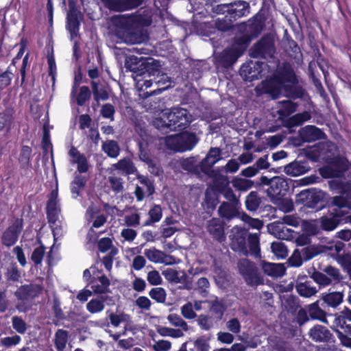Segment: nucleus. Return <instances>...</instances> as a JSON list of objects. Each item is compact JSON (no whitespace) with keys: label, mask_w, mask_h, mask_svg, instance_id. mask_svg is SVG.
Returning a JSON list of instances; mask_svg holds the SVG:
<instances>
[{"label":"nucleus","mask_w":351,"mask_h":351,"mask_svg":"<svg viewBox=\"0 0 351 351\" xmlns=\"http://www.w3.org/2000/svg\"><path fill=\"white\" fill-rule=\"evenodd\" d=\"M41 290V287L35 284L20 286L14 292L18 301L16 308L19 312H27L32 308L33 300L40 294Z\"/></svg>","instance_id":"obj_1"},{"label":"nucleus","mask_w":351,"mask_h":351,"mask_svg":"<svg viewBox=\"0 0 351 351\" xmlns=\"http://www.w3.org/2000/svg\"><path fill=\"white\" fill-rule=\"evenodd\" d=\"M282 89L288 97L300 98L304 95V90L302 87L283 86L274 76L263 83V92L269 95L274 99L280 96Z\"/></svg>","instance_id":"obj_2"},{"label":"nucleus","mask_w":351,"mask_h":351,"mask_svg":"<svg viewBox=\"0 0 351 351\" xmlns=\"http://www.w3.org/2000/svg\"><path fill=\"white\" fill-rule=\"evenodd\" d=\"M116 34L125 43H140L141 38L134 27L132 19L129 16H121L114 19Z\"/></svg>","instance_id":"obj_3"},{"label":"nucleus","mask_w":351,"mask_h":351,"mask_svg":"<svg viewBox=\"0 0 351 351\" xmlns=\"http://www.w3.org/2000/svg\"><path fill=\"white\" fill-rule=\"evenodd\" d=\"M276 52L274 38L270 34L263 35L249 50L252 58L268 60L272 58Z\"/></svg>","instance_id":"obj_4"},{"label":"nucleus","mask_w":351,"mask_h":351,"mask_svg":"<svg viewBox=\"0 0 351 351\" xmlns=\"http://www.w3.org/2000/svg\"><path fill=\"white\" fill-rule=\"evenodd\" d=\"M289 180L282 176H274L272 178V183L267 189V196L271 200L276 203L285 199L289 193Z\"/></svg>","instance_id":"obj_5"},{"label":"nucleus","mask_w":351,"mask_h":351,"mask_svg":"<svg viewBox=\"0 0 351 351\" xmlns=\"http://www.w3.org/2000/svg\"><path fill=\"white\" fill-rule=\"evenodd\" d=\"M241 275L247 285L257 286L263 283V279L258 274L256 265L248 259H243L238 263Z\"/></svg>","instance_id":"obj_6"},{"label":"nucleus","mask_w":351,"mask_h":351,"mask_svg":"<svg viewBox=\"0 0 351 351\" xmlns=\"http://www.w3.org/2000/svg\"><path fill=\"white\" fill-rule=\"evenodd\" d=\"M68 1L69 11L66 15V28L73 38L80 36V27L84 15L77 9L75 0H69Z\"/></svg>","instance_id":"obj_7"},{"label":"nucleus","mask_w":351,"mask_h":351,"mask_svg":"<svg viewBox=\"0 0 351 351\" xmlns=\"http://www.w3.org/2000/svg\"><path fill=\"white\" fill-rule=\"evenodd\" d=\"M345 213L338 208H329L319 219V227L322 230L330 232L336 229L342 223Z\"/></svg>","instance_id":"obj_8"},{"label":"nucleus","mask_w":351,"mask_h":351,"mask_svg":"<svg viewBox=\"0 0 351 351\" xmlns=\"http://www.w3.org/2000/svg\"><path fill=\"white\" fill-rule=\"evenodd\" d=\"M23 228V220L16 218L3 232L1 241L3 245L11 247L16 244Z\"/></svg>","instance_id":"obj_9"},{"label":"nucleus","mask_w":351,"mask_h":351,"mask_svg":"<svg viewBox=\"0 0 351 351\" xmlns=\"http://www.w3.org/2000/svg\"><path fill=\"white\" fill-rule=\"evenodd\" d=\"M335 328L333 330L342 344L341 335H351V310L345 308L335 319Z\"/></svg>","instance_id":"obj_10"},{"label":"nucleus","mask_w":351,"mask_h":351,"mask_svg":"<svg viewBox=\"0 0 351 351\" xmlns=\"http://www.w3.org/2000/svg\"><path fill=\"white\" fill-rule=\"evenodd\" d=\"M324 193L321 190L311 189L303 190L298 193L297 201L304 207L318 208V204L324 199Z\"/></svg>","instance_id":"obj_11"},{"label":"nucleus","mask_w":351,"mask_h":351,"mask_svg":"<svg viewBox=\"0 0 351 351\" xmlns=\"http://www.w3.org/2000/svg\"><path fill=\"white\" fill-rule=\"evenodd\" d=\"M283 86L289 85L294 87L298 86V80L293 69L289 63L285 62L274 75Z\"/></svg>","instance_id":"obj_12"},{"label":"nucleus","mask_w":351,"mask_h":351,"mask_svg":"<svg viewBox=\"0 0 351 351\" xmlns=\"http://www.w3.org/2000/svg\"><path fill=\"white\" fill-rule=\"evenodd\" d=\"M266 18L260 12L248 20L245 25V33L252 40L257 38L265 26Z\"/></svg>","instance_id":"obj_13"},{"label":"nucleus","mask_w":351,"mask_h":351,"mask_svg":"<svg viewBox=\"0 0 351 351\" xmlns=\"http://www.w3.org/2000/svg\"><path fill=\"white\" fill-rule=\"evenodd\" d=\"M58 186L53 189L49 195L46 206V215L47 221L49 224L54 225L58 220V215L60 208L58 204Z\"/></svg>","instance_id":"obj_14"},{"label":"nucleus","mask_w":351,"mask_h":351,"mask_svg":"<svg viewBox=\"0 0 351 351\" xmlns=\"http://www.w3.org/2000/svg\"><path fill=\"white\" fill-rule=\"evenodd\" d=\"M169 125L176 128H182L189 125L191 122L189 111L182 108H173L168 115Z\"/></svg>","instance_id":"obj_15"},{"label":"nucleus","mask_w":351,"mask_h":351,"mask_svg":"<svg viewBox=\"0 0 351 351\" xmlns=\"http://www.w3.org/2000/svg\"><path fill=\"white\" fill-rule=\"evenodd\" d=\"M110 10L123 12L141 5L143 0H101Z\"/></svg>","instance_id":"obj_16"},{"label":"nucleus","mask_w":351,"mask_h":351,"mask_svg":"<svg viewBox=\"0 0 351 351\" xmlns=\"http://www.w3.org/2000/svg\"><path fill=\"white\" fill-rule=\"evenodd\" d=\"M88 285L90 287L95 294L106 295L111 293L110 289V281L104 274H102L100 276H95L94 273V276H93L92 280L88 282Z\"/></svg>","instance_id":"obj_17"},{"label":"nucleus","mask_w":351,"mask_h":351,"mask_svg":"<svg viewBox=\"0 0 351 351\" xmlns=\"http://www.w3.org/2000/svg\"><path fill=\"white\" fill-rule=\"evenodd\" d=\"M309 335L316 342L335 343V339L326 326L317 324L310 329Z\"/></svg>","instance_id":"obj_18"},{"label":"nucleus","mask_w":351,"mask_h":351,"mask_svg":"<svg viewBox=\"0 0 351 351\" xmlns=\"http://www.w3.org/2000/svg\"><path fill=\"white\" fill-rule=\"evenodd\" d=\"M263 62H251L247 65H243L241 68V75H244L246 80L250 82L258 80L262 77Z\"/></svg>","instance_id":"obj_19"},{"label":"nucleus","mask_w":351,"mask_h":351,"mask_svg":"<svg viewBox=\"0 0 351 351\" xmlns=\"http://www.w3.org/2000/svg\"><path fill=\"white\" fill-rule=\"evenodd\" d=\"M221 158V149L219 147H210L206 157L199 162L201 171L207 173Z\"/></svg>","instance_id":"obj_20"},{"label":"nucleus","mask_w":351,"mask_h":351,"mask_svg":"<svg viewBox=\"0 0 351 351\" xmlns=\"http://www.w3.org/2000/svg\"><path fill=\"white\" fill-rule=\"evenodd\" d=\"M230 21H235L238 19L247 16L250 12V3L245 1H234L230 3Z\"/></svg>","instance_id":"obj_21"},{"label":"nucleus","mask_w":351,"mask_h":351,"mask_svg":"<svg viewBox=\"0 0 351 351\" xmlns=\"http://www.w3.org/2000/svg\"><path fill=\"white\" fill-rule=\"evenodd\" d=\"M298 134L302 136L306 143H311L326 137V134L315 125H307L298 130Z\"/></svg>","instance_id":"obj_22"},{"label":"nucleus","mask_w":351,"mask_h":351,"mask_svg":"<svg viewBox=\"0 0 351 351\" xmlns=\"http://www.w3.org/2000/svg\"><path fill=\"white\" fill-rule=\"evenodd\" d=\"M142 68L140 69L138 77H151L154 76L156 73H159L160 62L158 60L153 58H145L141 63Z\"/></svg>","instance_id":"obj_23"},{"label":"nucleus","mask_w":351,"mask_h":351,"mask_svg":"<svg viewBox=\"0 0 351 351\" xmlns=\"http://www.w3.org/2000/svg\"><path fill=\"white\" fill-rule=\"evenodd\" d=\"M112 302V298L107 295H99L96 298L91 299L86 305V310L91 314H96L103 311L105 303Z\"/></svg>","instance_id":"obj_24"},{"label":"nucleus","mask_w":351,"mask_h":351,"mask_svg":"<svg viewBox=\"0 0 351 351\" xmlns=\"http://www.w3.org/2000/svg\"><path fill=\"white\" fill-rule=\"evenodd\" d=\"M311 115L309 112L304 111L300 113H297L287 119L283 120V126L289 130V132L291 133L292 128L302 125L305 121L310 120Z\"/></svg>","instance_id":"obj_25"},{"label":"nucleus","mask_w":351,"mask_h":351,"mask_svg":"<svg viewBox=\"0 0 351 351\" xmlns=\"http://www.w3.org/2000/svg\"><path fill=\"white\" fill-rule=\"evenodd\" d=\"M239 56L230 47L223 49L217 57L219 65L225 69L232 66L238 60Z\"/></svg>","instance_id":"obj_26"},{"label":"nucleus","mask_w":351,"mask_h":351,"mask_svg":"<svg viewBox=\"0 0 351 351\" xmlns=\"http://www.w3.org/2000/svg\"><path fill=\"white\" fill-rule=\"evenodd\" d=\"M252 39L245 34L237 36L230 47L239 57H241L249 47Z\"/></svg>","instance_id":"obj_27"},{"label":"nucleus","mask_w":351,"mask_h":351,"mask_svg":"<svg viewBox=\"0 0 351 351\" xmlns=\"http://www.w3.org/2000/svg\"><path fill=\"white\" fill-rule=\"evenodd\" d=\"M310 169L306 161L295 160L285 167V172L291 176H298L306 173Z\"/></svg>","instance_id":"obj_28"},{"label":"nucleus","mask_w":351,"mask_h":351,"mask_svg":"<svg viewBox=\"0 0 351 351\" xmlns=\"http://www.w3.org/2000/svg\"><path fill=\"white\" fill-rule=\"evenodd\" d=\"M262 269L267 276L278 278L285 274L286 268L282 263L263 262Z\"/></svg>","instance_id":"obj_29"},{"label":"nucleus","mask_w":351,"mask_h":351,"mask_svg":"<svg viewBox=\"0 0 351 351\" xmlns=\"http://www.w3.org/2000/svg\"><path fill=\"white\" fill-rule=\"evenodd\" d=\"M180 152L191 150L197 143L198 138L195 133L184 132L180 133Z\"/></svg>","instance_id":"obj_30"},{"label":"nucleus","mask_w":351,"mask_h":351,"mask_svg":"<svg viewBox=\"0 0 351 351\" xmlns=\"http://www.w3.org/2000/svg\"><path fill=\"white\" fill-rule=\"evenodd\" d=\"M343 295L339 291H333L328 293H322L323 302L321 306L325 308V304L333 308L337 307L343 302Z\"/></svg>","instance_id":"obj_31"},{"label":"nucleus","mask_w":351,"mask_h":351,"mask_svg":"<svg viewBox=\"0 0 351 351\" xmlns=\"http://www.w3.org/2000/svg\"><path fill=\"white\" fill-rule=\"evenodd\" d=\"M209 340L206 335H202L194 340L189 339L186 342L189 351H209L210 348Z\"/></svg>","instance_id":"obj_32"},{"label":"nucleus","mask_w":351,"mask_h":351,"mask_svg":"<svg viewBox=\"0 0 351 351\" xmlns=\"http://www.w3.org/2000/svg\"><path fill=\"white\" fill-rule=\"evenodd\" d=\"M295 289L300 296L304 298H310L317 292L316 287L312 285V282L308 280L304 282L297 281Z\"/></svg>","instance_id":"obj_33"},{"label":"nucleus","mask_w":351,"mask_h":351,"mask_svg":"<svg viewBox=\"0 0 351 351\" xmlns=\"http://www.w3.org/2000/svg\"><path fill=\"white\" fill-rule=\"evenodd\" d=\"M88 178L81 174L75 173L74 178L71 182L70 191L75 197L80 195V193L86 186Z\"/></svg>","instance_id":"obj_34"},{"label":"nucleus","mask_w":351,"mask_h":351,"mask_svg":"<svg viewBox=\"0 0 351 351\" xmlns=\"http://www.w3.org/2000/svg\"><path fill=\"white\" fill-rule=\"evenodd\" d=\"M298 104L291 100H282L278 102L277 114L281 119L288 118V117L295 112L297 110Z\"/></svg>","instance_id":"obj_35"},{"label":"nucleus","mask_w":351,"mask_h":351,"mask_svg":"<svg viewBox=\"0 0 351 351\" xmlns=\"http://www.w3.org/2000/svg\"><path fill=\"white\" fill-rule=\"evenodd\" d=\"M229 184L230 181L228 178L226 176L219 175L213 178L212 184L208 185L207 189L220 195L226 187Z\"/></svg>","instance_id":"obj_36"},{"label":"nucleus","mask_w":351,"mask_h":351,"mask_svg":"<svg viewBox=\"0 0 351 351\" xmlns=\"http://www.w3.org/2000/svg\"><path fill=\"white\" fill-rule=\"evenodd\" d=\"M208 231L213 238L219 241H221L225 237L223 224L218 219L213 218L209 221Z\"/></svg>","instance_id":"obj_37"},{"label":"nucleus","mask_w":351,"mask_h":351,"mask_svg":"<svg viewBox=\"0 0 351 351\" xmlns=\"http://www.w3.org/2000/svg\"><path fill=\"white\" fill-rule=\"evenodd\" d=\"M144 59L145 58L143 57L138 58L134 55L127 56L125 60V67L126 70L132 72L136 75V77H138L140 69L142 68L141 63Z\"/></svg>","instance_id":"obj_38"},{"label":"nucleus","mask_w":351,"mask_h":351,"mask_svg":"<svg viewBox=\"0 0 351 351\" xmlns=\"http://www.w3.org/2000/svg\"><path fill=\"white\" fill-rule=\"evenodd\" d=\"M106 313L108 314L107 319H109L110 324L114 328L119 327L122 322H128L130 320V315L124 312L116 314L114 313H109V311H108ZM101 326H109L108 320L102 324Z\"/></svg>","instance_id":"obj_39"},{"label":"nucleus","mask_w":351,"mask_h":351,"mask_svg":"<svg viewBox=\"0 0 351 351\" xmlns=\"http://www.w3.org/2000/svg\"><path fill=\"white\" fill-rule=\"evenodd\" d=\"M32 149L28 145H23L21 148L20 154L18 158V161L20 165V169L27 170L31 167L32 164L30 162Z\"/></svg>","instance_id":"obj_40"},{"label":"nucleus","mask_w":351,"mask_h":351,"mask_svg":"<svg viewBox=\"0 0 351 351\" xmlns=\"http://www.w3.org/2000/svg\"><path fill=\"white\" fill-rule=\"evenodd\" d=\"M94 100L99 103L100 100L106 101L109 99V93L106 88L99 82L92 80L90 82Z\"/></svg>","instance_id":"obj_41"},{"label":"nucleus","mask_w":351,"mask_h":351,"mask_svg":"<svg viewBox=\"0 0 351 351\" xmlns=\"http://www.w3.org/2000/svg\"><path fill=\"white\" fill-rule=\"evenodd\" d=\"M329 164L337 171L340 178L343 176L344 173L349 169L350 164L348 160L345 157L337 156L330 159Z\"/></svg>","instance_id":"obj_42"},{"label":"nucleus","mask_w":351,"mask_h":351,"mask_svg":"<svg viewBox=\"0 0 351 351\" xmlns=\"http://www.w3.org/2000/svg\"><path fill=\"white\" fill-rule=\"evenodd\" d=\"M108 187L115 194L122 193L124 189L125 181L123 178L115 173H112L108 177Z\"/></svg>","instance_id":"obj_43"},{"label":"nucleus","mask_w":351,"mask_h":351,"mask_svg":"<svg viewBox=\"0 0 351 351\" xmlns=\"http://www.w3.org/2000/svg\"><path fill=\"white\" fill-rule=\"evenodd\" d=\"M204 195V206L207 212H213L219 203L220 195L208 189H206Z\"/></svg>","instance_id":"obj_44"},{"label":"nucleus","mask_w":351,"mask_h":351,"mask_svg":"<svg viewBox=\"0 0 351 351\" xmlns=\"http://www.w3.org/2000/svg\"><path fill=\"white\" fill-rule=\"evenodd\" d=\"M114 169L123 171L125 176L134 174L137 172V169L134 162L127 158L119 160L117 163L113 165Z\"/></svg>","instance_id":"obj_45"},{"label":"nucleus","mask_w":351,"mask_h":351,"mask_svg":"<svg viewBox=\"0 0 351 351\" xmlns=\"http://www.w3.org/2000/svg\"><path fill=\"white\" fill-rule=\"evenodd\" d=\"M308 313L312 319H318L322 322L326 321V313L319 306V300H317L308 306Z\"/></svg>","instance_id":"obj_46"},{"label":"nucleus","mask_w":351,"mask_h":351,"mask_svg":"<svg viewBox=\"0 0 351 351\" xmlns=\"http://www.w3.org/2000/svg\"><path fill=\"white\" fill-rule=\"evenodd\" d=\"M218 213L221 217L226 219H231L235 217L238 214L237 208L233 205L226 202L221 203L219 207Z\"/></svg>","instance_id":"obj_47"},{"label":"nucleus","mask_w":351,"mask_h":351,"mask_svg":"<svg viewBox=\"0 0 351 351\" xmlns=\"http://www.w3.org/2000/svg\"><path fill=\"white\" fill-rule=\"evenodd\" d=\"M69 332L63 329H58L55 333L54 345L57 351H64L68 341Z\"/></svg>","instance_id":"obj_48"},{"label":"nucleus","mask_w":351,"mask_h":351,"mask_svg":"<svg viewBox=\"0 0 351 351\" xmlns=\"http://www.w3.org/2000/svg\"><path fill=\"white\" fill-rule=\"evenodd\" d=\"M149 218L144 222V226H149L160 221L162 210L160 205L154 204L149 210Z\"/></svg>","instance_id":"obj_49"},{"label":"nucleus","mask_w":351,"mask_h":351,"mask_svg":"<svg viewBox=\"0 0 351 351\" xmlns=\"http://www.w3.org/2000/svg\"><path fill=\"white\" fill-rule=\"evenodd\" d=\"M261 199L257 191H251L245 197V204L249 211H256L260 206Z\"/></svg>","instance_id":"obj_50"},{"label":"nucleus","mask_w":351,"mask_h":351,"mask_svg":"<svg viewBox=\"0 0 351 351\" xmlns=\"http://www.w3.org/2000/svg\"><path fill=\"white\" fill-rule=\"evenodd\" d=\"M144 254L148 258V260L153 263H167L165 260V257L167 256L165 252L154 247L151 249H146L145 250Z\"/></svg>","instance_id":"obj_51"},{"label":"nucleus","mask_w":351,"mask_h":351,"mask_svg":"<svg viewBox=\"0 0 351 351\" xmlns=\"http://www.w3.org/2000/svg\"><path fill=\"white\" fill-rule=\"evenodd\" d=\"M103 151L110 158H115L120 153V147L118 143L114 140L106 141L102 145Z\"/></svg>","instance_id":"obj_52"},{"label":"nucleus","mask_w":351,"mask_h":351,"mask_svg":"<svg viewBox=\"0 0 351 351\" xmlns=\"http://www.w3.org/2000/svg\"><path fill=\"white\" fill-rule=\"evenodd\" d=\"M51 309L54 314V318L53 319L52 322L55 326H58L60 321L66 319V316L61 308L60 302L58 298H54L53 300Z\"/></svg>","instance_id":"obj_53"},{"label":"nucleus","mask_w":351,"mask_h":351,"mask_svg":"<svg viewBox=\"0 0 351 351\" xmlns=\"http://www.w3.org/2000/svg\"><path fill=\"white\" fill-rule=\"evenodd\" d=\"M232 184L236 190L239 191H247L254 185V182L251 180L237 176L232 179Z\"/></svg>","instance_id":"obj_54"},{"label":"nucleus","mask_w":351,"mask_h":351,"mask_svg":"<svg viewBox=\"0 0 351 351\" xmlns=\"http://www.w3.org/2000/svg\"><path fill=\"white\" fill-rule=\"evenodd\" d=\"M182 168L189 172L197 173L200 170L197 157H189L181 161Z\"/></svg>","instance_id":"obj_55"},{"label":"nucleus","mask_w":351,"mask_h":351,"mask_svg":"<svg viewBox=\"0 0 351 351\" xmlns=\"http://www.w3.org/2000/svg\"><path fill=\"white\" fill-rule=\"evenodd\" d=\"M148 146L149 141H138V157L145 163L154 158Z\"/></svg>","instance_id":"obj_56"},{"label":"nucleus","mask_w":351,"mask_h":351,"mask_svg":"<svg viewBox=\"0 0 351 351\" xmlns=\"http://www.w3.org/2000/svg\"><path fill=\"white\" fill-rule=\"evenodd\" d=\"M226 311V306L221 302L216 300L212 302L210 311L217 321L222 319Z\"/></svg>","instance_id":"obj_57"},{"label":"nucleus","mask_w":351,"mask_h":351,"mask_svg":"<svg viewBox=\"0 0 351 351\" xmlns=\"http://www.w3.org/2000/svg\"><path fill=\"white\" fill-rule=\"evenodd\" d=\"M157 332L162 337H171L173 338H179L184 336L183 332L180 329H175L166 326H158L156 328Z\"/></svg>","instance_id":"obj_58"},{"label":"nucleus","mask_w":351,"mask_h":351,"mask_svg":"<svg viewBox=\"0 0 351 351\" xmlns=\"http://www.w3.org/2000/svg\"><path fill=\"white\" fill-rule=\"evenodd\" d=\"M38 241L40 245L33 250L30 258L31 261L36 266H38L42 263L45 254V247L42 243L40 239H38Z\"/></svg>","instance_id":"obj_59"},{"label":"nucleus","mask_w":351,"mask_h":351,"mask_svg":"<svg viewBox=\"0 0 351 351\" xmlns=\"http://www.w3.org/2000/svg\"><path fill=\"white\" fill-rule=\"evenodd\" d=\"M197 30L204 36H210L216 33L214 21H205L199 24Z\"/></svg>","instance_id":"obj_60"},{"label":"nucleus","mask_w":351,"mask_h":351,"mask_svg":"<svg viewBox=\"0 0 351 351\" xmlns=\"http://www.w3.org/2000/svg\"><path fill=\"white\" fill-rule=\"evenodd\" d=\"M311 278L320 287H326L332 283L330 278L328 277L326 274L318 271L315 270L311 275Z\"/></svg>","instance_id":"obj_61"},{"label":"nucleus","mask_w":351,"mask_h":351,"mask_svg":"<svg viewBox=\"0 0 351 351\" xmlns=\"http://www.w3.org/2000/svg\"><path fill=\"white\" fill-rule=\"evenodd\" d=\"M286 48V51L291 58H297L299 56H302L300 47L298 46V43L291 38L287 39Z\"/></svg>","instance_id":"obj_62"},{"label":"nucleus","mask_w":351,"mask_h":351,"mask_svg":"<svg viewBox=\"0 0 351 351\" xmlns=\"http://www.w3.org/2000/svg\"><path fill=\"white\" fill-rule=\"evenodd\" d=\"M232 250L240 252H247L245 237L242 235H234L232 239Z\"/></svg>","instance_id":"obj_63"},{"label":"nucleus","mask_w":351,"mask_h":351,"mask_svg":"<svg viewBox=\"0 0 351 351\" xmlns=\"http://www.w3.org/2000/svg\"><path fill=\"white\" fill-rule=\"evenodd\" d=\"M149 295L152 299L158 303H163L166 300V291L162 287L152 288L149 292Z\"/></svg>","instance_id":"obj_64"}]
</instances>
